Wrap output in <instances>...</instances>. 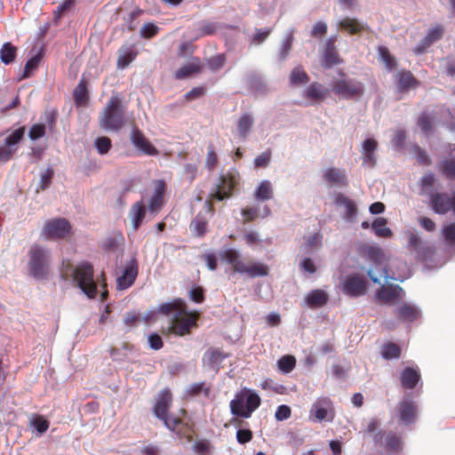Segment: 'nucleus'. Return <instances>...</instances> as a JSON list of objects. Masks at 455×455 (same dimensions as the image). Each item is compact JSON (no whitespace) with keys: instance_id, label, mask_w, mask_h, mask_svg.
Here are the masks:
<instances>
[{"instance_id":"nucleus-35","label":"nucleus","mask_w":455,"mask_h":455,"mask_svg":"<svg viewBox=\"0 0 455 455\" xmlns=\"http://www.w3.org/2000/svg\"><path fill=\"white\" fill-rule=\"evenodd\" d=\"M305 96L315 102L322 101L326 97V91L323 89L321 84L313 83L307 88Z\"/></svg>"},{"instance_id":"nucleus-53","label":"nucleus","mask_w":455,"mask_h":455,"mask_svg":"<svg viewBox=\"0 0 455 455\" xmlns=\"http://www.w3.org/2000/svg\"><path fill=\"white\" fill-rule=\"evenodd\" d=\"M212 446L209 440L200 439L194 443L193 450L198 455H208L211 453Z\"/></svg>"},{"instance_id":"nucleus-20","label":"nucleus","mask_w":455,"mask_h":455,"mask_svg":"<svg viewBox=\"0 0 455 455\" xmlns=\"http://www.w3.org/2000/svg\"><path fill=\"white\" fill-rule=\"evenodd\" d=\"M395 78L397 89L402 92H408L411 89H416L419 85V81L410 70H399L395 75Z\"/></svg>"},{"instance_id":"nucleus-11","label":"nucleus","mask_w":455,"mask_h":455,"mask_svg":"<svg viewBox=\"0 0 455 455\" xmlns=\"http://www.w3.org/2000/svg\"><path fill=\"white\" fill-rule=\"evenodd\" d=\"M429 204L437 214H446L450 211L455 212V194L451 196L445 192H435L429 195Z\"/></svg>"},{"instance_id":"nucleus-8","label":"nucleus","mask_w":455,"mask_h":455,"mask_svg":"<svg viewBox=\"0 0 455 455\" xmlns=\"http://www.w3.org/2000/svg\"><path fill=\"white\" fill-rule=\"evenodd\" d=\"M333 92L347 100L360 98L364 92V85L362 82L350 78H343L334 81Z\"/></svg>"},{"instance_id":"nucleus-50","label":"nucleus","mask_w":455,"mask_h":455,"mask_svg":"<svg viewBox=\"0 0 455 455\" xmlns=\"http://www.w3.org/2000/svg\"><path fill=\"white\" fill-rule=\"evenodd\" d=\"M94 146L100 155H106L112 148V141L108 137L101 136L95 140Z\"/></svg>"},{"instance_id":"nucleus-28","label":"nucleus","mask_w":455,"mask_h":455,"mask_svg":"<svg viewBox=\"0 0 455 455\" xmlns=\"http://www.w3.org/2000/svg\"><path fill=\"white\" fill-rule=\"evenodd\" d=\"M340 29L347 31L349 35H358L363 30H368L366 24L361 23L356 19L346 17L339 22Z\"/></svg>"},{"instance_id":"nucleus-63","label":"nucleus","mask_w":455,"mask_h":455,"mask_svg":"<svg viewBox=\"0 0 455 455\" xmlns=\"http://www.w3.org/2000/svg\"><path fill=\"white\" fill-rule=\"evenodd\" d=\"M291 411L288 405H279L276 409L275 417L276 420L282 421L289 419L291 417Z\"/></svg>"},{"instance_id":"nucleus-43","label":"nucleus","mask_w":455,"mask_h":455,"mask_svg":"<svg viewBox=\"0 0 455 455\" xmlns=\"http://www.w3.org/2000/svg\"><path fill=\"white\" fill-rule=\"evenodd\" d=\"M16 53L17 48L11 43H5L0 51V58L2 62L4 64H10L13 62L16 58Z\"/></svg>"},{"instance_id":"nucleus-48","label":"nucleus","mask_w":455,"mask_h":455,"mask_svg":"<svg viewBox=\"0 0 455 455\" xmlns=\"http://www.w3.org/2000/svg\"><path fill=\"white\" fill-rule=\"evenodd\" d=\"M277 365L281 371L289 373L294 369L296 365V359L293 355H286L278 360Z\"/></svg>"},{"instance_id":"nucleus-62","label":"nucleus","mask_w":455,"mask_h":455,"mask_svg":"<svg viewBox=\"0 0 455 455\" xmlns=\"http://www.w3.org/2000/svg\"><path fill=\"white\" fill-rule=\"evenodd\" d=\"M253 434L250 429H238L236 431V440L241 444H245L251 441Z\"/></svg>"},{"instance_id":"nucleus-23","label":"nucleus","mask_w":455,"mask_h":455,"mask_svg":"<svg viewBox=\"0 0 455 455\" xmlns=\"http://www.w3.org/2000/svg\"><path fill=\"white\" fill-rule=\"evenodd\" d=\"M361 253L377 267H383L387 261L383 249L378 245L365 244L362 246Z\"/></svg>"},{"instance_id":"nucleus-58","label":"nucleus","mask_w":455,"mask_h":455,"mask_svg":"<svg viewBox=\"0 0 455 455\" xmlns=\"http://www.w3.org/2000/svg\"><path fill=\"white\" fill-rule=\"evenodd\" d=\"M74 4V0H65L61 3L57 9L53 12V19L57 24L64 12L68 11Z\"/></svg>"},{"instance_id":"nucleus-41","label":"nucleus","mask_w":455,"mask_h":455,"mask_svg":"<svg viewBox=\"0 0 455 455\" xmlns=\"http://www.w3.org/2000/svg\"><path fill=\"white\" fill-rule=\"evenodd\" d=\"M201 67L198 62H192L188 65H184L175 72L176 79H184L196 73H198Z\"/></svg>"},{"instance_id":"nucleus-34","label":"nucleus","mask_w":455,"mask_h":455,"mask_svg":"<svg viewBox=\"0 0 455 455\" xmlns=\"http://www.w3.org/2000/svg\"><path fill=\"white\" fill-rule=\"evenodd\" d=\"M137 52L131 48H121L117 58L116 66L118 68L124 69L135 60Z\"/></svg>"},{"instance_id":"nucleus-33","label":"nucleus","mask_w":455,"mask_h":455,"mask_svg":"<svg viewBox=\"0 0 455 455\" xmlns=\"http://www.w3.org/2000/svg\"><path fill=\"white\" fill-rule=\"evenodd\" d=\"M185 307H187V305L183 300L174 299L172 302L161 304L158 307V312L165 315H172L173 316L176 312H180Z\"/></svg>"},{"instance_id":"nucleus-9","label":"nucleus","mask_w":455,"mask_h":455,"mask_svg":"<svg viewBox=\"0 0 455 455\" xmlns=\"http://www.w3.org/2000/svg\"><path fill=\"white\" fill-rule=\"evenodd\" d=\"M236 185L237 180L233 173L227 172L225 174H221L218 180V182L212 189L208 200L211 202L213 199L217 201H223L229 198L232 196L233 190Z\"/></svg>"},{"instance_id":"nucleus-37","label":"nucleus","mask_w":455,"mask_h":455,"mask_svg":"<svg viewBox=\"0 0 455 455\" xmlns=\"http://www.w3.org/2000/svg\"><path fill=\"white\" fill-rule=\"evenodd\" d=\"M335 201L338 204L345 206L347 219L351 220L353 217L355 216L357 207L353 200H351L343 194H339Z\"/></svg>"},{"instance_id":"nucleus-15","label":"nucleus","mask_w":455,"mask_h":455,"mask_svg":"<svg viewBox=\"0 0 455 455\" xmlns=\"http://www.w3.org/2000/svg\"><path fill=\"white\" fill-rule=\"evenodd\" d=\"M373 441L376 444H382L387 451H401L403 442L402 438L399 435L392 432V431H379L374 434Z\"/></svg>"},{"instance_id":"nucleus-61","label":"nucleus","mask_w":455,"mask_h":455,"mask_svg":"<svg viewBox=\"0 0 455 455\" xmlns=\"http://www.w3.org/2000/svg\"><path fill=\"white\" fill-rule=\"evenodd\" d=\"M204 93H205L204 87H203V86L194 87L184 95V98L187 101H191V100L199 99Z\"/></svg>"},{"instance_id":"nucleus-17","label":"nucleus","mask_w":455,"mask_h":455,"mask_svg":"<svg viewBox=\"0 0 455 455\" xmlns=\"http://www.w3.org/2000/svg\"><path fill=\"white\" fill-rule=\"evenodd\" d=\"M139 273V266L136 259H131L124 267V273L116 280L118 290H125L135 282Z\"/></svg>"},{"instance_id":"nucleus-60","label":"nucleus","mask_w":455,"mask_h":455,"mask_svg":"<svg viewBox=\"0 0 455 455\" xmlns=\"http://www.w3.org/2000/svg\"><path fill=\"white\" fill-rule=\"evenodd\" d=\"M218 164V156L213 148V147L211 145L208 148V152L205 159V164L206 167L209 170H212L216 164Z\"/></svg>"},{"instance_id":"nucleus-39","label":"nucleus","mask_w":455,"mask_h":455,"mask_svg":"<svg viewBox=\"0 0 455 455\" xmlns=\"http://www.w3.org/2000/svg\"><path fill=\"white\" fill-rule=\"evenodd\" d=\"M377 50L379 59L383 61V63L385 64L386 68L388 70H392L396 68V60L390 53L387 47L384 45H379Z\"/></svg>"},{"instance_id":"nucleus-44","label":"nucleus","mask_w":455,"mask_h":455,"mask_svg":"<svg viewBox=\"0 0 455 455\" xmlns=\"http://www.w3.org/2000/svg\"><path fill=\"white\" fill-rule=\"evenodd\" d=\"M253 125V119L249 114H243L238 120L237 130L243 139H245Z\"/></svg>"},{"instance_id":"nucleus-18","label":"nucleus","mask_w":455,"mask_h":455,"mask_svg":"<svg viewBox=\"0 0 455 455\" xmlns=\"http://www.w3.org/2000/svg\"><path fill=\"white\" fill-rule=\"evenodd\" d=\"M330 412V421L333 419L332 403L328 397L318 398L310 410V415L314 416L315 420H324L328 419Z\"/></svg>"},{"instance_id":"nucleus-25","label":"nucleus","mask_w":455,"mask_h":455,"mask_svg":"<svg viewBox=\"0 0 455 455\" xmlns=\"http://www.w3.org/2000/svg\"><path fill=\"white\" fill-rule=\"evenodd\" d=\"M408 245L411 251L417 254L419 259H425L432 253L431 248L427 247L420 239V237L412 232L408 235Z\"/></svg>"},{"instance_id":"nucleus-56","label":"nucleus","mask_w":455,"mask_h":455,"mask_svg":"<svg viewBox=\"0 0 455 455\" xmlns=\"http://www.w3.org/2000/svg\"><path fill=\"white\" fill-rule=\"evenodd\" d=\"M225 61L226 57L224 54H217L209 59L207 65L211 70L216 71L224 66Z\"/></svg>"},{"instance_id":"nucleus-54","label":"nucleus","mask_w":455,"mask_h":455,"mask_svg":"<svg viewBox=\"0 0 455 455\" xmlns=\"http://www.w3.org/2000/svg\"><path fill=\"white\" fill-rule=\"evenodd\" d=\"M271 157H272L271 149L268 148L266 151L262 152L254 159L255 168L267 167L271 161Z\"/></svg>"},{"instance_id":"nucleus-6","label":"nucleus","mask_w":455,"mask_h":455,"mask_svg":"<svg viewBox=\"0 0 455 455\" xmlns=\"http://www.w3.org/2000/svg\"><path fill=\"white\" fill-rule=\"evenodd\" d=\"M28 255L29 274L36 279H45L50 271V251L39 244H33L29 249Z\"/></svg>"},{"instance_id":"nucleus-2","label":"nucleus","mask_w":455,"mask_h":455,"mask_svg":"<svg viewBox=\"0 0 455 455\" xmlns=\"http://www.w3.org/2000/svg\"><path fill=\"white\" fill-rule=\"evenodd\" d=\"M60 275L65 280L72 276L73 282L88 298L93 299L96 297L97 284L93 278L94 269L91 263L84 261L73 267L68 259L63 260Z\"/></svg>"},{"instance_id":"nucleus-31","label":"nucleus","mask_w":455,"mask_h":455,"mask_svg":"<svg viewBox=\"0 0 455 455\" xmlns=\"http://www.w3.org/2000/svg\"><path fill=\"white\" fill-rule=\"evenodd\" d=\"M397 318L404 322H412L419 317L418 309L410 304L403 303L395 310Z\"/></svg>"},{"instance_id":"nucleus-16","label":"nucleus","mask_w":455,"mask_h":455,"mask_svg":"<svg viewBox=\"0 0 455 455\" xmlns=\"http://www.w3.org/2000/svg\"><path fill=\"white\" fill-rule=\"evenodd\" d=\"M397 412L400 420L405 425L413 424L417 419L418 407L411 399H403L397 404Z\"/></svg>"},{"instance_id":"nucleus-59","label":"nucleus","mask_w":455,"mask_h":455,"mask_svg":"<svg viewBox=\"0 0 455 455\" xmlns=\"http://www.w3.org/2000/svg\"><path fill=\"white\" fill-rule=\"evenodd\" d=\"M45 134V126L43 124H33L28 132V136L30 140H36L42 137H44Z\"/></svg>"},{"instance_id":"nucleus-52","label":"nucleus","mask_w":455,"mask_h":455,"mask_svg":"<svg viewBox=\"0 0 455 455\" xmlns=\"http://www.w3.org/2000/svg\"><path fill=\"white\" fill-rule=\"evenodd\" d=\"M25 127H20L17 130L13 131L10 135H8L4 140V144L10 148H13L17 145L25 134Z\"/></svg>"},{"instance_id":"nucleus-3","label":"nucleus","mask_w":455,"mask_h":455,"mask_svg":"<svg viewBox=\"0 0 455 455\" xmlns=\"http://www.w3.org/2000/svg\"><path fill=\"white\" fill-rule=\"evenodd\" d=\"M220 257L232 266L233 271L241 275H247L251 278L267 276L269 267L265 263L250 260L243 262L240 253L235 249H226L220 252Z\"/></svg>"},{"instance_id":"nucleus-19","label":"nucleus","mask_w":455,"mask_h":455,"mask_svg":"<svg viewBox=\"0 0 455 455\" xmlns=\"http://www.w3.org/2000/svg\"><path fill=\"white\" fill-rule=\"evenodd\" d=\"M403 295V290L397 284L381 285L376 291L377 299L385 304L395 303V300L401 299Z\"/></svg>"},{"instance_id":"nucleus-21","label":"nucleus","mask_w":455,"mask_h":455,"mask_svg":"<svg viewBox=\"0 0 455 455\" xmlns=\"http://www.w3.org/2000/svg\"><path fill=\"white\" fill-rule=\"evenodd\" d=\"M165 188L166 184L163 180H157L155 182V190L148 203V211L150 212L157 213L162 209Z\"/></svg>"},{"instance_id":"nucleus-10","label":"nucleus","mask_w":455,"mask_h":455,"mask_svg":"<svg viewBox=\"0 0 455 455\" xmlns=\"http://www.w3.org/2000/svg\"><path fill=\"white\" fill-rule=\"evenodd\" d=\"M72 234L70 223L64 218L48 220L43 229V235L47 239H65Z\"/></svg>"},{"instance_id":"nucleus-49","label":"nucleus","mask_w":455,"mask_h":455,"mask_svg":"<svg viewBox=\"0 0 455 455\" xmlns=\"http://www.w3.org/2000/svg\"><path fill=\"white\" fill-rule=\"evenodd\" d=\"M435 183V174L432 172L426 173L423 175L419 180V185L421 188V195H429V190L434 187Z\"/></svg>"},{"instance_id":"nucleus-57","label":"nucleus","mask_w":455,"mask_h":455,"mask_svg":"<svg viewBox=\"0 0 455 455\" xmlns=\"http://www.w3.org/2000/svg\"><path fill=\"white\" fill-rule=\"evenodd\" d=\"M159 31V28L155 25L154 23H151V22H148V23H146L140 29V36L143 37V38H152L154 37L156 35H157Z\"/></svg>"},{"instance_id":"nucleus-51","label":"nucleus","mask_w":455,"mask_h":455,"mask_svg":"<svg viewBox=\"0 0 455 455\" xmlns=\"http://www.w3.org/2000/svg\"><path fill=\"white\" fill-rule=\"evenodd\" d=\"M443 26L441 24H436L435 26L428 29L425 37L431 44H433L434 43L441 40L443 36Z\"/></svg>"},{"instance_id":"nucleus-38","label":"nucleus","mask_w":455,"mask_h":455,"mask_svg":"<svg viewBox=\"0 0 455 455\" xmlns=\"http://www.w3.org/2000/svg\"><path fill=\"white\" fill-rule=\"evenodd\" d=\"M402 348L394 342H387L383 345L381 355L387 360L398 359L401 356Z\"/></svg>"},{"instance_id":"nucleus-5","label":"nucleus","mask_w":455,"mask_h":455,"mask_svg":"<svg viewBox=\"0 0 455 455\" xmlns=\"http://www.w3.org/2000/svg\"><path fill=\"white\" fill-rule=\"evenodd\" d=\"M261 399L257 393L243 388L230 402V411L236 417L248 419L259 407Z\"/></svg>"},{"instance_id":"nucleus-1","label":"nucleus","mask_w":455,"mask_h":455,"mask_svg":"<svg viewBox=\"0 0 455 455\" xmlns=\"http://www.w3.org/2000/svg\"><path fill=\"white\" fill-rule=\"evenodd\" d=\"M172 403V394L168 388H164L156 397L153 407L155 416L163 421L164 427L175 434L180 439L192 441L193 427L180 416L173 417L169 414Z\"/></svg>"},{"instance_id":"nucleus-26","label":"nucleus","mask_w":455,"mask_h":455,"mask_svg":"<svg viewBox=\"0 0 455 455\" xmlns=\"http://www.w3.org/2000/svg\"><path fill=\"white\" fill-rule=\"evenodd\" d=\"M305 299L309 307L319 308L327 304L329 296L323 290L316 289L309 291Z\"/></svg>"},{"instance_id":"nucleus-13","label":"nucleus","mask_w":455,"mask_h":455,"mask_svg":"<svg viewBox=\"0 0 455 455\" xmlns=\"http://www.w3.org/2000/svg\"><path fill=\"white\" fill-rule=\"evenodd\" d=\"M367 281L356 274L348 275L342 283V291L349 297H359L365 293Z\"/></svg>"},{"instance_id":"nucleus-22","label":"nucleus","mask_w":455,"mask_h":455,"mask_svg":"<svg viewBox=\"0 0 455 455\" xmlns=\"http://www.w3.org/2000/svg\"><path fill=\"white\" fill-rule=\"evenodd\" d=\"M228 356L219 348L211 347L203 355V364L209 369L219 371L220 363Z\"/></svg>"},{"instance_id":"nucleus-32","label":"nucleus","mask_w":455,"mask_h":455,"mask_svg":"<svg viewBox=\"0 0 455 455\" xmlns=\"http://www.w3.org/2000/svg\"><path fill=\"white\" fill-rule=\"evenodd\" d=\"M74 101L76 106L84 105L89 99L87 82L82 78L73 92Z\"/></svg>"},{"instance_id":"nucleus-45","label":"nucleus","mask_w":455,"mask_h":455,"mask_svg":"<svg viewBox=\"0 0 455 455\" xmlns=\"http://www.w3.org/2000/svg\"><path fill=\"white\" fill-rule=\"evenodd\" d=\"M417 124L420 128L422 132L425 133L426 135H430L434 131L433 118L427 112H423L420 114Z\"/></svg>"},{"instance_id":"nucleus-24","label":"nucleus","mask_w":455,"mask_h":455,"mask_svg":"<svg viewBox=\"0 0 455 455\" xmlns=\"http://www.w3.org/2000/svg\"><path fill=\"white\" fill-rule=\"evenodd\" d=\"M421 379L420 371L418 368L405 367L401 372V385L405 389H413Z\"/></svg>"},{"instance_id":"nucleus-14","label":"nucleus","mask_w":455,"mask_h":455,"mask_svg":"<svg viewBox=\"0 0 455 455\" xmlns=\"http://www.w3.org/2000/svg\"><path fill=\"white\" fill-rule=\"evenodd\" d=\"M132 145L142 154L147 156H157L158 149L145 137L143 132L137 127H133L131 132Z\"/></svg>"},{"instance_id":"nucleus-4","label":"nucleus","mask_w":455,"mask_h":455,"mask_svg":"<svg viewBox=\"0 0 455 455\" xmlns=\"http://www.w3.org/2000/svg\"><path fill=\"white\" fill-rule=\"evenodd\" d=\"M124 124L122 100L117 94L112 95L99 118V125L105 131L119 132Z\"/></svg>"},{"instance_id":"nucleus-7","label":"nucleus","mask_w":455,"mask_h":455,"mask_svg":"<svg viewBox=\"0 0 455 455\" xmlns=\"http://www.w3.org/2000/svg\"><path fill=\"white\" fill-rule=\"evenodd\" d=\"M198 314L188 312L187 307L182 309L171 318L169 325L164 329L162 333L165 336L174 334L175 336H185L191 332V329L196 326Z\"/></svg>"},{"instance_id":"nucleus-55","label":"nucleus","mask_w":455,"mask_h":455,"mask_svg":"<svg viewBox=\"0 0 455 455\" xmlns=\"http://www.w3.org/2000/svg\"><path fill=\"white\" fill-rule=\"evenodd\" d=\"M31 426H33L39 434H44L48 430L50 427V422L47 419H45L43 416L36 415L32 419Z\"/></svg>"},{"instance_id":"nucleus-29","label":"nucleus","mask_w":455,"mask_h":455,"mask_svg":"<svg viewBox=\"0 0 455 455\" xmlns=\"http://www.w3.org/2000/svg\"><path fill=\"white\" fill-rule=\"evenodd\" d=\"M323 177L326 182L331 185H347V179L344 170L329 168L323 172Z\"/></svg>"},{"instance_id":"nucleus-30","label":"nucleus","mask_w":455,"mask_h":455,"mask_svg":"<svg viewBox=\"0 0 455 455\" xmlns=\"http://www.w3.org/2000/svg\"><path fill=\"white\" fill-rule=\"evenodd\" d=\"M324 67L331 68L340 62L338 52L335 47V38L330 37L326 42V49L323 54Z\"/></svg>"},{"instance_id":"nucleus-36","label":"nucleus","mask_w":455,"mask_h":455,"mask_svg":"<svg viewBox=\"0 0 455 455\" xmlns=\"http://www.w3.org/2000/svg\"><path fill=\"white\" fill-rule=\"evenodd\" d=\"M43 59V49H41L35 56L30 58L25 64L22 74V78L30 77L33 73L38 68L39 63Z\"/></svg>"},{"instance_id":"nucleus-12","label":"nucleus","mask_w":455,"mask_h":455,"mask_svg":"<svg viewBox=\"0 0 455 455\" xmlns=\"http://www.w3.org/2000/svg\"><path fill=\"white\" fill-rule=\"evenodd\" d=\"M214 213L212 203L206 200L204 205V212H199L189 225L190 230L198 237L204 236L207 232L208 217Z\"/></svg>"},{"instance_id":"nucleus-40","label":"nucleus","mask_w":455,"mask_h":455,"mask_svg":"<svg viewBox=\"0 0 455 455\" xmlns=\"http://www.w3.org/2000/svg\"><path fill=\"white\" fill-rule=\"evenodd\" d=\"M387 225V220L379 217L377 218L372 222V228L374 230V233L379 237H390L393 235V232L390 228L386 227Z\"/></svg>"},{"instance_id":"nucleus-42","label":"nucleus","mask_w":455,"mask_h":455,"mask_svg":"<svg viewBox=\"0 0 455 455\" xmlns=\"http://www.w3.org/2000/svg\"><path fill=\"white\" fill-rule=\"evenodd\" d=\"M272 187L268 180L261 181L254 193L255 198L259 201L268 200L272 197Z\"/></svg>"},{"instance_id":"nucleus-64","label":"nucleus","mask_w":455,"mask_h":455,"mask_svg":"<svg viewBox=\"0 0 455 455\" xmlns=\"http://www.w3.org/2000/svg\"><path fill=\"white\" fill-rule=\"evenodd\" d=\"M443 235L447 242L455 244V223L450 224L443 228Z\"/></svg>"},{"instance_id":"nucleus-47","label":"nucleus","mask_w":455,"mask_h":455,"mask_svg":"<svg viewBox=\"0 0 455 455\" xmlns=\"http://www.w3.org/2000/svg\"><path fill=\"white\" fill-rule=\"evenodd\" d=\"M187 393L191 396H196L203 393L205 397H209L211 395V387L206 385L205 382L194 383L189 386Z\"/></svg>"},{"instance_id":"nucleus-27","label":"nucleus","mask_w":455,"mask_h":455,"mask_svg":"<svg viewBox=\"0 0 455 455\" xmlns=\"http://www.w3.org/2000/svg\"><path fill=\"white\" fill-rule=\"evenodd\" d=\"M129 216L132 220L133 230L137 231L141 226L146 216V207L144 203L140 201L132 204Z\"/></svg>"},{"instance_id":"nucleus-46","label":"nucleus","mask_w":455,"mask_h":455,"mask_svg":"<svg viewBox=\"0 0 455 455\" xmlns=\"http://www.w3.org/2000/svg\"><path fill=\"white\" fill-rule=\"evenodd\" d=\"M308 81L309 76L302 67L299 66L291 70L290 75V82L291 84H303L308 83Z\"/></svg>"}]
</instances>
